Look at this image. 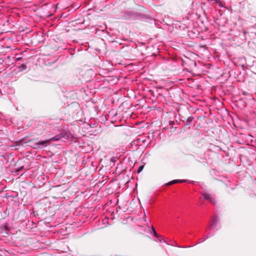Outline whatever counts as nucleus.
Segmentation results:
<instances>
[{"instance_id":"1","label":"nucleus","mask_w":256,"mask_h":256,"mask_svg":"<svg viewBox=\"0 0 256 256\" xmlns=\"http://www.w3.org/2000/svg\"><path fill=\"white\" fill-rule=\"evenodd\" d=\"M62 137H63L62 134H60L56 135L53 138H52L48 140L40 142L36 144V148H43L47 146V144L52 141H56L60 140Z\"/></svg>"},{"instance_id":"2","label":"nucleus","mask_w":256,"mask_h":256,"mask_svg":"<svg viewBox=\"0 0 256 256\" xmlns=\"http://www.w3.org/2000/svg\"><path fill=\"white\" fill-rule=\"evenodd\" d=\"M81 129L82 131V134H81L84 136H88L94 134L93 128L88 123H86V121L82 124V126H81Z\"/></svg>"},{"instance_id":"3","label":"nucleus","mask_w":256,"mask_h":256,"mask_svg":"<svg viewBox=\"0 0 256 256\" xmlns=\"http://www.w3.org/2000/svg\"><path fill=\"white\" fill-rule=\"evenodd\" d=\"M122 16L125 19L136 20L139 16V14L134 11H126L122 12Z\"/></svg>"},{"instance_id":"4","label":"nucleus","mask_w":256,"mask_h":256,"mask_svg":"<svg viewBox=\"0 0 256 256\" xmlns=\"http://www.w3.org/2000/svg\"><path fill=\"white\" fill-rule=\"evenodd\" d=\"M148 231L150 234H153L154 236L156 239H158V241H160V242H162V240H163L162 238H160V236L156 232V231L155 229L154 228L153 226H152V227L148 226Z\"/></svg>"},{"instance_id":"5","label":"nucleus","mask_w":256,"mask_h":256,"mask_svg":"<svg viewBox=\"0 0 256 256\" xmlns=\"http://www.w3.org/2000/svg\"><path fill=\"white\" fill-rule=\"evenodd\" d=\"M202 195L203 196L205 200H209L213 204H216V201H215L214 198L210 194H208V193H203V194H202Z\"/></svg>"},{"instance_id":"6","label":"nucleus","mask_w":256,"mask_h":256,"mask_svg":"<svg viewBox=\"0 0 256 256\" xmlns=\"http://www.w3.org/2000/svg\"><path fill=\"white\" fill-rule=\"evenodd\" d=\"M218 220L217 217L214 218L212 220V223L210 225V230H214L217 226V222H218Z\"/></svg>"},{"instance_id":"7","label":"nucleus","mask_w":256,"mask_h":256,"mask_svg":"<svg viewBox=\"0 0 256 256\" xmlns=\"http://www.w3.org/2000/svg\"><path fill=\"white\" fill-rule=\"evenodd\" d=\"M187 182L186 180H175L170 181L166 184V186H170L178 182Z\"/></svg>"},{"instance_id":"8","label":"nucleus","mask_w":256,"mask_h":256,"mask_svg":"<svg viewBox=\"0 0 256 256\" xmlns=\"http://www.w3.org/2000/svg\"><path fill=\"white\" fill-rule=\"evenodd\" d=\"M194 119V118L192 116H190L186 120L185 125L186 126H188L190 125L191 122H192V120Z\"/></svg>"},{"instance_id":"9","label":"nucleus","mask_w":256,"mask_h":256,"mask_svg":"<svg viewBox=\"0 0 256 256\" xmlns=\"http://www.w3.org/2000/svg\"><path fill=\"white\" fill-rule=\"evenodd\" d=\"M214 235L213 234L208 233L206 237L202 239L198 243H200L201 242H204L208 238H210V236H212Z\"/></svg>"},{"instance_id":"10","label":"nucleus","mask_w":256,"mask_h":256,"mask_svg":"<svg viewBox=\"0 0 256 256\" xmlns=\"http://www.w3.org/2000/svg\"><path fill=\"white\" fill-rule=\"evenodd\" d=\"M144 168V165H142V166H140L138 168V170H137V172H138V173H140V172L142 170H143Z\"/></svg>"},{"instance_id":"11","label":"nucleus","mask_w":256,"mask_h":256,"mask_svg":"<svg viewBox=\"0 0 256 256\" xmlns=\"http://www.w3.org/2000/svg\"><path fill=\"white\" fill-rule=\"evenodd\" d=\"M20 68H22V70H25L26 68V66L24 64H22L20 66Z\"/></svg>"},{"instance_id":"12","label":"nucleus","mask_w":256,"mask_h":256,"mask_svg":"<svg viewBox=\"0 0 256 256\" xmlns=\"http://www.w3.org/2000/svg\"><path fill=\"white\" fill-rule=\"evenodd\" d=\"M22 168H23V167H22H22H20V168H19L18 170H17V171H20V170H22Z\"/></svg>"},{"instance_id":"13","label":"nucleus","mask_w":256,"mask_h":256,"mask_svg":"<svg viewBox=\"0 0 256 256\" xmlns=\"http://www.w3.org/2000/svg\"><path fill=\"white\" fill-rule=\"evenodd\" d=\"M174 124V121H170V124Z\"/></svg>"},{"instance_id":"14","label":"nucleus","mask_w":256,"mask_h":256,"mask_svg":"<svg viewBox=\"0 0 256 256\" xmlns=\"http://www.w3.org/2000/svg\"><path fill=\"white\" fill-rule=\"evenodd\" d=\"M191 246H182V248H189V247H190Z\"/></svg>"},{"instance_id":"15","label":"nucleus","mask_w":256,"mask_h":256,"mask_svg":"<svg viewBox=\"0 0 256 256\" xmlns=\"http://www.w3.org/2000/svg\"><path fill=\"white\" fill-rule=\"evenodd\" d=\"M80 147H81V150H83V148H82V147H83V146H80Z\"/></svg>"}]
</instances>
